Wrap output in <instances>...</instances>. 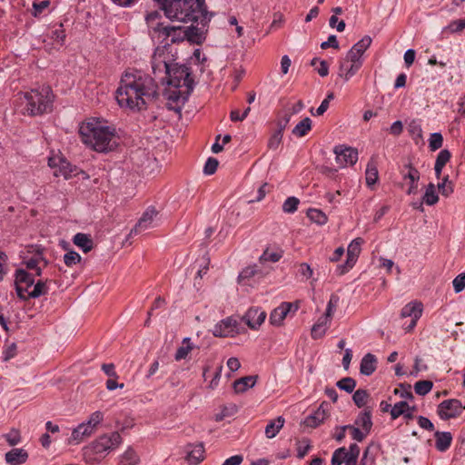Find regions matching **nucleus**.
I'll list each match as a JSON object with an SVG mask.
<instances>
[{
    "mask_svg": "<svg viewBox=\"0 0 465 465\" xmlns=\"http://www.w3.org/2000/svg\"><path fill=\"white\" fill-rule=\"evenodd\" d=\"M158 85L154 79L138 70H128L123 74L115 92V98L121 107L132 111L146 109L147 100L157 97Z\"/></svg>",
    "mask_w": 465,
    "mask_h": 465,
    "instance_id": "1",
    "label": "nucleus"
},
{
    "mask_svg": "<svg viewBox=\"0 0 465 465\" xmlns=\"http://www.w3.org/2000/svg\"><path fill=\"white\" fill-rule=\"evenodd\" d=\"M171 21L200 22L207 25L212 14L207 11L205 0H153Z\"/></svg>",
    "mask_w": 465,
    "mask_h": 465,
    "instance_id": "2",
    "label": "nucleus"
},
{
    "mask_svg": "<svg viewBox=\"0 0 465 465\" xmlns=\"http://www.w3.org/2000/svg\"><path fill=\"white\" fill-rule=\"evenodd\" d=\"M82 142L98 153H107L115 149V128L104 125L100 121H91L84 124L79 128Z\"/></svg>",
    "mask_w": 465,
    "mask_h": 465,
    "instance_id": "3",
    "label": "nucleus"
},
{
    "mask_svg": "<svg viewBox=\"0 0 465 465\" xmlns=\"http://www.w3.org/2000/svg\"><path fill=\"white\" fill-rule=\"evenodd\" d=\"M54 98L53 91L48 85H44L39 89H32L30 92L25 93V114L35 116L51 113L53 110Z\"/></svg>",
    "mask_w": 465,
    "mask_h": 465,
    "instance_id": "4",
    "label": "nucleus"
},
{
    "mask_svg": "<svg viewBox=\"0 0 465 465\" xmlns=\"http://www.w3.org/2000/svg\"><path fill=\"white\" fill-rule=\"evenodd\" d=\"M167 84L174 88L185 86L188 94H192L194 88V80L192 77L191 68L186 64H180L173 61L166 71Z\"/></svg>",
    "mask_w": 465,
    "mask_h": 465,
    "instance_id": "5",
    "label": "nucleus"
},
{
    "mask_svg": "<svg viewBox=\"0 0 465 465\" xmlns=\"http://www.w3.org/2000/svg\"><path fill=\"white\" fill-rule=\"evenodd\" d=\"M121 442L122 437L117 431L111 434H104L85 449L84 455L86 456L89 452H92L104 457L106 452L116 449Z\"/></svg>",
    "mask_w": 465,
    "mask_h": 465,
    "instance_id": "6",
    "label": "nucleus"
},
{
    "mask_svg": "<svg viewBox=\"0 0 465 465\" xmlns=\"http://www.w3.org/2000/svg\"><path fill=\"white\" fill-rule=\"evenodd\" d=\"M172 46L166 42L163 46H158L152 56V69L153 74L156 76L158 73H164L171 66L173 61H176L177 56L171 54Z\"/></svg>",
    "mask_w": 465,
    "mask_h": 465,
    "instance_id": "7",
    "label": "nucleus"
},
{
    "mask_svg": "<svg viewBox=\"0 0 465 465\" xmlns=\"http://www.w3.org/2000/svg\"><path fill=\"white\" fill-rule=\"evenodd\" d=\"M362 243L363 239L358 237L349 244L347 248V260L345 263L337 266L338 274L342 275L354 266L361 253Z\"/></svg>",
    "mask_w": 465,
    "mask_h": 465,
    "instance_id": "8",
    "label": "nucleus"
},
{
    "mask_svg": "<svg viewBox=\"0 0 465 465\" xmlns=\"http://www.w3.org/2000/svg\"><path fill=\"white\" fill-rule=\"evenodd\" d=\"M48 165L54 169V175L55 177L62 176L64 179L68 180L77 174L76 166L72 165L64 158L50 157L48 159Z\"/></svg>",
    "mask_w": 465,
    "mask_h": 465,
    "instance_id": "9",
    "label": "nucleus"
},
{
    "mask_svg": "<svg viewBox=\"0 0 465 465\" xmlns=\"http://www.w3.org/2000/svg\"><path fill=\"white\" fill-rule=\"evenodd\" d=\"M465 407L462 406L460 401L457 399H450L441 401L438 406V415L443 420L460 416Z\"/></svg>",
    "mask_w": 465,
    "mask_h": 465,
    "instance_id": "10",
    "label": "nucleus"
},
{
    "mask_svg": "<svg viewBox=\"0 0 465 465\" xmlns=\"http://www.w3.org/2000/svg\"><path fill=\"white\" fill-rule=\"evenodd\" d=\"M35 278L34 276L27 272L24 269H17L15 271V285L17 296L25 301V294L29 291V289L34 285Z\"/></svg>",
    "mask_w": 465,
    "mask_h": 465,
    "instance_id": "11",
    "label": "nucleus"
},
{
    "mask_svg": "<svg viewBox=\"0 0 465 465\" xmlns=\"http://www.w3.org/2000/svg\"><path fill=\"white\" fill-rule=\"evenodd\" d=\"M336 162L340 167L353 165L358 161V151L352 147L337 145L333 150Z\"/></svg>",
    "mask_w": 465,
    "mask_h": 465,
    "instance_id": "12",
    "label": "nucleus"
},
{
    "mask_svg": "<svg viewBox=\"0 0 465 465\" xmlns=\"http://www.w3.org/2000/svg\"><path fill=\"white\" fill-rule=\"evenodd\" d=\"M299 306L298 303L282 302L278 307L272 310L270 314V323L273 326H281L287 315L293 310L296 312Z\"/></svg>",
    "mask_w": 465,
    "mask_h": 465,
    "instance_id": "13",
    "label": "nucleus"
},
{
    "mask_svg": "<svg viewBox=\"0 0 465 465\" xmlns=\"http://www.w3.org/2000/svg\"><path fill=\"white\" fill-rule=\"evenodd\" d=\"M237 326V321L232 317H228L214 325L213 334L215 337H233L238 333Z\"/></svg>",
    "mask_w": 465,
    "mask_h": 465,
    "instance_id": "14",
    "label": "nucleus"
},
{
    "mask_svg": "<svg viewBox=\"0 0 465 465\" xmlns=\"http://www.w3.org/2000/svg\"><path fill=\"white\" fill-rule=\"evenodd\" d=\"M190 94H188V89H186L185 93H182L179 88H174V90L170 91L167 94V108L171 111L181 114L182 107L188 100Z\"/></svg>",
    "mask_w": 465,
    "mask_h": 465,
    "instance_id": "15",
    "label": "nucleus"
},
{
    "mask_svg": "<svg viewBox=\"0 0 465 465\" xmlns=\"http://www.w3.org/2000/svg\"><path fill=\"white\" fill-rule=\"evenodd\" d=\"M266 318V312L259 307L250 308L242 316V321L252 330H257Z\"/></svg>",
    "mask_w": 465,
    "mask_h": 465,
    "instance_id": "16",
    "label": "nucleus"
},
{
    "mask_svg": "<svg viewBox=\"0 0 465 465\" xmlns=\"http://www.w3.org/2000/svg\"><path fill=\"white\" fill-rule=\"evenodd\" d=\"M371 38L369 35L363 36L358 41L347 53L346 61L355 62L362 61V54L370 47L371 44Z\"/></svg>",
    "mask_w": 465,
    "mask_h": 465,
    "instance_id": "17",
    "label": "nucleus"
},
{
    "mask_svg": "<svg viewBox=\"0 0 465 465\" xmlns=\"http://www.w3.org/2000/svg\"><path fill=\"white\" fill-rule=\"evenodd\" d=\"M157 212L154 208H148L139 219L135 226L131 230L128 237L141 233L153 227V217Z\"/></svg>",
    "mask_w": 465,
    "mask_h": 465,
    "instance_id": "18",
    "label": "nucleus"
},
{
    "mask_svg": "<svg viewBox=\"0 0 465 465\" xmlns=\"http://www.w3.org/2000/svg\"><path fill=\"white\" fill-rule=\"evenodd\" d=\"M328 403L322 402L319 408L304 420V425L310 428H316L321 425L329 416Z\"/></svg>",
    "mask_w": 465,
    "mask_h": 465,
    "instance_id": "19",
    "label": "nucleus"
},
{
    "mask_svg": "<svg viewBox=\"0 0 465 465\" xmlns=\"http://www.w3.org/2000/svg\"><path fill=\"white\" fill-rule=\"evenodd\" d=\"M404 169H407L405 173L404 170L401 171L403 179L410 180V187L407 190L408 194H415L418 191V182L420 177V172L412 166L411 163H408L404 165Z\"/></svg>",
    "mask_w": 465,
    "mask_h": 465,
    "instance_id": "20",
    "label": "nucleus"
},
{
    "mask_svg": "<svg viewBox=\"0 0 465 465\" xmlns=\"http://www.w3.org/2000/svg\"><path fill=\"white\" fill-rule=\"evenodd\" d=\"M163 39L167 40L170 38V45L172 44L183 42L186 38V33H184V27L173 26L167 25V28L163 29Z\"/></svg>",
    "mask_w": 465,
    "mask_h": 465,
    "instance_id": "21",
    "label": "nucleus"
},
{
    "mask_svg": "<svg viewBox=\"0 0 465 465\" xmlns=\"http://www.w3.org/2000/svg\"><path fill=\"white\" fill-rule=\"evenodd\" d=\"M186 460L192 464H198L204 459V446L202 442L197 444H188Z\"/></svg>",
    "mask_w": 465,
    "mask_h": 465,
    "instance_id": "22",
    "label": "nucleus"
},
{
    "mask_svg": "<svg viewBox=\"0 0 465 465\" xmlns=\"http://www.w3.org/2000/svg\"><path fill=\"white\" fill-rule=\"evenodd\" d=\"M5 461L10 465H21L28 459V453L24 449H12L5 455Z\"/></svg>",
    "mask_w": 465,
    "mask_h": 465,
    "instance_id": "23",
    "label": "nucleus"
},
{
    "mask_svg": "<svg viewBox=\"0 0 465 465\" xmlns=\"http://www.w3.org/2000/svg\"><path fill=\"white\" fill-rule=\"evenodd\" d=\"M435 437V448L440 452L448 450L452 442V435L449 431H436Z\"/></svg>",
    "mask_w": 465,
    "mask_h": 465,
    "instance_id": "24",
    "label": "nucleus"
},
{
    "mask_svg": "<svg viewBox=\"0 0 465 465\" xmlns=\"http://www.w3.org/2000/svg\"><path fill=\"white\" fill-rule=\"evenodd\" d=\"M377 368V359L375 355L367 353L361 361L360 371L365 376L371 375Z\"/></svg>",
    "mask_w": 465,
    "mask_h": 465,
    "instance_id": "25",
    "label": "nucleus"
},
{
    "mask_svg": "<svg viewBox=\"0 0 465 465\" xmlns=\"http://www.w3.org/2000/svg\"><path fill=\"white\" fill-rule=\"evenodd\" d=\"M258 380V375L244 376L233 382V389L236 393H242L249 388H252Z\"/></svg>",
    "mask_w": 465,
    "mask_h": 465,
    "instance_id": "26",
    "label": "nucleus"
},
{
    "mask_svg": "<svg viewBox=\"0 0 465 465\" xmlns=\"http://www.w3.org/2000/svg\"><path fill=\"white\" fill-rule=\"evenodd\" d=\"M94 430L87 422H83L79 424L74 430L72 431L71 440L79 442L84 440L85 437L91 436Z\"/></svg>",
    "mask_w": 465,
    "mask_h": 465,
    "instance_id": "27",
    "label": "nucleus"
},
{
    "mask_svg": "<svg viewBox=\"0 0 465 465\" xmlns=\"http://www.w3.org/2000/svg\"><path fill=\"white\" fill-rule=\"evenodd\" d=\"M184 33H186L185 40L192 44L201 45L205 40L203 31L196 26L184 27Z\"/></svg>",
    "mask_w": 465,
    "mask_h": 465,
    "instance_id": "28",
    "label": "nucleus"
},
{
    "mask_svg": "<svg viewBox=\"0 0 465 465\" xmlns=\"http://www.w3.org/2000/svg\"><path fill=\"white\" fill-rule=\"evenodd\" d=\"M73 242L83 250L84 252H88L94 248V242L90 235L78 232L73 238Z\"/></svg>",
    "mask_w": 465,
    "mask_h": 465,
    "instance_id": "29",
    "label": "nucleus"
},
{
    "mask_svg": "<svg viewBox=\"0 0 465 465\" xmlns=\"http://www.w3.org/2000/svg\"><path fill=\"white\" fill-rule=\"evenodd\" d=\"M422 313L421 302H410L406 304L401 312L402 318L411 317L414 319H420Z\"/></svg>",
    "mask_w": 465,
    "mask_h": 465,
    "instance_id": "30",
    "label": "nucleus"
},
{
    "mask_svg": "<svg viewBox=\"0 0 465 465\" xmlns=\"http://www.w3.org/2000/svg\"><path fill=\"white\" fill-rule=\"evenodd\" d=\"M355 424L361 427L366 432H371L372 428V420L371 411L370 408H366L362 412L359 414L355 420Z\"/></svg>",
    "mask_w": 465,
    "mask_h": 465,
    "instance_id": "31",
    "label": "nucleus"
},
{
    "mask_svg": "<svg viewBox=\"0 0 465 465\" xmlns=\"http://www.w3.org/2000/svg\"><path fill=\"white\" fill-rule=\"evenodd\" d=\"M284 419L282 416L271 420L265 427V435L268 439L274 438L284 425Z\"/></svg>",
    "mask_w": 465,
    "mask_h": 465,
    "instance_id": "32",
    "label": "nucleus"
},
{
    "mask_svg": "<svg viewBox=\"0 0 465 465\" xmlns=\"http://www.w3.org/2000/svg\"><path fill=\"white\" fill-rule=\"evenodd\" d=\"M465 29V17L461 19L451 20L446 26L442 28V33L449 35L461 34Z\"/></svg>",
    "mask_w": 465,
    "mask_h": 465,
    "instance_id": "33",
    "label": "nucleus"
},
{
    "mask_svg": "<svg viewBox=\"0 0 465 465\" xmlns=\"http://www.w3.org/2000/svg\"><path fill=\"white\" fill-rule=\"evenodd\" d=\"M365 174H366V183L368 186H372L377 183L378 178H379V173H378L377 163L373 159H371L368 163Z\"/></svg>",
    "mask_w": 465,
    "mask_h": 465,
    "instance_id": "34",
    "label": "nucleus"
},
{
    "mask_svg": "<svg viewBox=\"0 0 465 465\" xmlns=\"http://www.w3.org/2000/svg\"><path fill=\"white\" fill-rule=\"evenodd\" d=\"M47 281H38L35 282L34 285L32 286V290H29L27 293L25 294V301L30 298H38L44 294H45L48 291V287L46 285Z\"/></svg>",
    "mask_w": 465,
    "mask_h": 465,
    "instance_id": "35",
    "label": "nucleus"
},
{
    "mask_svg": "<svg viewBox=\"0 0 465 465\" xmlns=\"http://www.w3.org/2000/svg\"><path fill=\"white\" fill-rule=\"evenodd\" d=\"M312 129V120L309 117H305L292 129V134L297 137H302L308 134Z\"/></svg>",
    "mask_w": 465,
    "mask_h": 465,
    "instance_id": "36",
    "label": "nucleus"
},
{
    "mask_svg": "<svg viewBox=\"0 0 465 465\" xmlns=\"http://www.w3.org/2000/svg\"><path fill=\"white\" fill-rule=\"evenodd\" d=\"M193 346L191 344V338L186 337L183 340V345L179 347L175 352L174 359L179 361L185 359L192 351Z\"/></svg>",
    "mask_w": 465,
    "mask_h": 465,
    "instance_id": "37",
    "label": "nucleus"
},
{
    "mask_svg": "<svg viewBox=\"0 0 465 465\" xmlns=\"http://www.w3.org/2000/svg\"><path fill=\"white\" fill-rule=\"evenodd\" d=\"M422 200L427 205H433L438 203L439 196L436 193V187L432 183L427 185Z\"/></svg>",
    "mask_w": 465,
    "mask_h": 465,
    "instance_id": "38",
    "label": "nucleus"
},
{
    "mask_svg": "<svg viewBox=\"0 0 465 465\" xmlns=\"http://www.w3.org/2000/svg\"><path fill=\"white\" fill-rule=\"evenodd\" d=\"M307 216L312 222L319 225L325 224L328 220L327 215L319 209H309L307 212Z\"/></svg>",
    "mask_w": 465,
    "mask_h": 465,
    "instance_id": "39",
    "label": "nucleus"
},
{
    "mask_svg": "<svg viewBox=\"0 0 465 465\" xmlns=\"http://www.w3.org/2000/svg\"><path fill=\"white\" fill-rule=\"evenodd\" d=\"M415 411V407H411L407 401H400L394 404V406L391 409V416L392 420L399 418L401 415L405 413V410Z\"/></svg>",
    "mask_w": 465,
    "mask_h": 465,
    "instance_id": "40",
    "label": "nucleus"
},
{
    "mask_svg": "<svg viewBox=\"0 0 465 465\" xmlns=\"http://www.w3.org/2000/svg\"><path fill=\"white\" fill-rule=\"evenodd\" d=\"M369 397H370V394L366 390L359 389L354 391V393L352 395V400H353L354 404L358 408H361L366 405Z\"/></svg>",
    "mask_w": 465,
    "mask_h": 465,
    "instance_id": "41",
    "label": "nucleus"
},
{
    "mask_svg": "<svg viewBox=\"0 0 465 465\" xmlns=\"http://www.w3.org/2000/svg\"><path fill=\"white\" fill-rule=\"evenodd\" d=\"M336 386L348 393H351L356 387V381L351 377H345L337 381Z\"/></svg>",
    "mask_w": 465,
    "mask_h": 465,
    "instance_id": "42",
    "label": "nucleus"
},
{
    "mask_svg": "<svg viewBox=\"0 0 465 465\" xmlns=\"http://www.w3.org/2000/svg\"><path fill=\"white\" fill-rule=\"evenodd\" d=\"M139 462L137 453L132 449L128 448L122 456L121 463L123 465H136Z\"/></svg>",
    "mask_w": 465,
    "mask_h": 465,
    "instance_id": "43",
    "label": "nucleus"
},
{
    "mask_svg": "<svg viewBox=\"0 0 465 465\" xmlns=\"http://www.w3.org/2000/svg\"><path fill=\"white\" fill-rule=\"evenodd\" d=\"M40 262H43L45 267L48 263V262L43 256L42 250L37 249L35 256L25 262L26 268L28 270H35L37 266H39L38 264Z\"/></svg>",
    "mask_w": 465,
    "mask_h": 465,
    "instance_id": "44",
    "label": "nucleus"
},
{
    "mask_svg": "<svg viewBox=\"0 0 465 465\" xmlns=\"http://www.w3.org/2000/svg\"><path fill=\"white\" fill-rule=\"evenodd\" d=\"M433 383L430 381H419L414 384L416 394L424 396L432 389Z\"/></svg>",
    "mask_w": 465,
    "mask_h": 465,
    "instance_id": "45",
    "label": "nucleus"
},
{
    "mask_svg": "<svg viewBox=\"0 0 465 465\" xmlns=\"http://www.w3.org/2000/svg\"><path fill=\"white\" fill-rule=\"evenodd\" d=\"M82 261L81 255L75 251H69L64 255V262L66 266L72 267L77 263H80Z\"/></svg>",
    "mask_w": 465,
    "mask_h": 465,
    "instance_id": "46",
    "label": "nucleus"
},
{
    "mask_svg": "<svg viewBox=\"0 0 465 465\" xmlns=\"http://www.w3.org/2000/svg\"><path fill=\"white\" fill-rule=\"evenodd\" d=\"M347 450L349 452V459L346 460V465H357L360 455V447L356 443H352Z\"/></svg>",
    "mask_w": 465,
    "mask_h": 465,
    "instance_id": "47",
    "label": "nucleus"
},
{
    "mask_svg": "<svg viewBox=\"0 0 465 465\" xmlns=\"http://www.w3.org/2000/svg\"><path fill=\"white\" fill-rule=\"evenodd\" d=\"M298 267V275L302 277V280H309L312 278L313 270L312 268L306 262H301L296 264Z\"/></svg>",
    "mask_w": 465,
    "mask_h": 465,
    "instance_id": "48",
    "label": "nucleus"
},
{
    "mask_svg": "<svg viewBox=\"0 0 465 465\" xmlns=\"http://www.w3.org/2000/svg\"><path fill=\"white\" fill-rule=\"evenodd\" d=\"M65 37H66L65 32H64V29L63 28V25L62 24L59 25V28H56V29L52 31L51 36H50V38L54 43L59 45L60 46L64 45V41H65Z\"/></svg>",
    "mask_w": 465,
    "mask_h": 465,
    "instance_id": "49",
    "label": "nucleus"
},
{
    "mask_svg": "<svg viewBox=\"0 0 465 465\" xmlns=\"http://www.w3.org/2000/svg\"><path fill=\"white\" fill-rule=\"evenodd\" d=\"M299 203L298 198L294 196L288 197L282 204V210L284 213H292L297 210Z\"/></svg>",
    "mask_w": 465,
    "mask_h": 465,
    "instance_id": "50",
    "label": "nucleus"
},
{
    "mask_svg": "<svg viewBox=\"0 0 465 465\" xmlns=\"http://www.w3.org/2000/svg\"><path fill=\"white\" fill-rule=\"evenodd\" d=\"M443 143V137L440 133H433L429 139V147L431 151H437L441 148Z\"/></svg>",
    "mask_w": 465,
    "mask_h": 465,
    "instance_id": "51",
    "label": "nucleus"
},
{
    "mask_svg": "<svg viewBox=\"0 0 465 465\" xmlns=\"http://www.w3.org/2000/svg\"><path fill=\"white\" fill-rule=\"evenodd\" d=\"M282 135L283 134H281V131H275L268 140V149L272 151L277 150L282 141Z\"/></svg>",
    "mask_w": 465,
    "mask_h": 465,
    "instance_id": "52",
    "label": "nucleus"
},
{
    "mask_svg": "<svg viewBox=\"0 0 465 465\" xmlns=\"http://www.w3.org/2000/svg\"><path fill=\"white\" fill-rule=\"evenodd\" d=\"M394 393L399 394L401 398H405V399H409V400H412L414 398L413 394L411 391L410 384L401 383L400 388L394 390Z\"/></svg>",
    "mask_w": 465,
    "mask_h": 465,
    "instance_id": "53",
    "label": "nucleus"
},
{
    "mask_svg": "<svg viewBox=\"0 0 465 465\" xmlns=\"http://www.w3.org/2000/svg\"><path fill=\"white\" fill-rule=\"evenodd\" d=\"M218 164L217 159L209 157L204 164L203 173L208 175L213 174L217 170Z\"/></svg>",
    "mask_w": 465,
    "mask_h": 465,
    "instance_id": "54",
    "label": "nucleus"
},
{
    "mask_svg": "<svg viewBox=\"0 0 465 465\" xmlns=\"http://www.w3.org/2000/svg\"><path fill=\"white\" fill-rule=\"evenodd\" d=\"M147 26L149 30L156 34L159 38L163 36V29L167 28V25H165L163 23L160 22V20L148 24Z\"/></svg>",
    "mask_w": 465,
    "mask_h": 465,
    "instance_id": "55",
    "label": "nucleus"
},
{
    "mask_svg": "<svg viewBox=\"0 0 465 465\" xmlns=\"http://www.w3.org/2000/svg\"><path fill=\"white\" fill-rule=\"evenodd\" d=\"M351 65L349 69L345 72V82L349 81L356 73L360 70L362 65L363 61H355L350 62Z\"/></svg>",
    "mask_w": 465,
    "mask_h": 465,
    "instance_id": "56",
    "label": "nucleus"
},
{
    "mask_svg": "<svg viewBox=\"0 0 465 465\" xmlns=\"http://www.w3.org/2000/svg\"><path fill=\"white\" fill-rule=\"evenodd\" d=\"M408 131L413 136L415 135L417 137H421V135H422V129H421V125L420 124V121L416 120V119L411 120L409 123Z\"/></svg>",
    "mask_w": 465,
    "mask_h": 465,
    "instance_id": "57",
    "label": "nucleus"
},
{
    "mask_svg": "<svg viewBox=\"0 0 465 465\" xmlns=\"http://www.w3.org/2000/svg\"><path fill=\"white\" fill-rule=\"evenodd\" d=\"M451 153L448 149L441 150L437 155L435 164L444 167L446 163L450 160Z\"/></svg>",
    "mask_w": 465,
    "mask_h": 465,
    "instance_id": "58",
    "label": "nucleus"
},
{
    "mask_svg": "<svg viewBox=\"0 0 465 465\" xmlns=\"http://www.w3.org/2000/svg\"><path fill=\"white\" fill-rule=\"evenodd\" d=\"M312 449L309 440H303L302 442H298L297 447V457L299 459H302L308 453V451Z\"/></svg>",
    "mask_w": 465,
    "mask_h": 465,
    "instance_id": "59",
    "label": "nucleus"
},
{
    "mask_svg": "<svg viewBox=\"0 0 465 465\" xmlns=\"http://www.w3.org/2000/svg\"><path fill=\"white\" fill-rule=\"evenodd\" d=\"M452 284L456 293L462 292L465 289V272L457 275L454 278Z\"/></svg>",
    "mask_w": 465,
    "mask_h": 465,
    "instance_id": "60",
    "label": "nucleus"
},
{
    "mask_svg": "<svg viewBox=\"0 0 465 465\" xmlns=\"http://www.w3.org/2000/svg\"><path fill=\"white\" fill-rule=\"evenodd\" d=\"M348 426H349V430H351L352 439L359 442L362 441L366 438V436L370 433V432H366L362 429L361 430L358 427H354L352 425H348Z\"/></svg>",
    "mask_w": 465,
    "mask_h": 465,
    "instance_id": "61",
    "label": "nucleus"
},
{
    "mask_svg": "<svg viewBox=\"0 0 465 465\" xmlns=\"http://www.w3.org/2000/svg\"><path fill=\"white\" fill-rule=\"evenodd\" d=\"M339 302H340V297L338 295H336V294L331 295L330 300L327 304L326 312H325V313H327V316L332 317V314H333L336 307L338 306Z\"/></svg>",
    "mask_w": 465,
    "mask_h": 465,
    "instance_id": "62",
    "label": "nucleus"
},
{
    "mask_svg": "<svg viewBox=\"0 0 465 465\" xmlns=\"http://www.w3.org/2000/svg\"><path fill=\"white\" fill-rule=\"evenodd\" d=\"M281 257L282 255L280 253L270 252L268 249H266L261 255L260 260L263 262H276L281 259Z\"/></svg>",
    "mask_w": 465,
    "mask_h": 465,
    "instance_id": "63",
    "label": "nucleus"
},
{
    "mask_svg": "<svg viewBox=\"0 0 465 465\" xmlns=\"http://www.w3.org/2000/svg\"><path fill=\"white\" fill-rule=\"evenodd\" d=\"M343 454H345V447H341L335 450L331 457V465H341L343 463Z\"/></svg>",
    "mask_w": 465,
    "mask_h": 465,
    "instance_id": "64",
    "label": "nucleus"
}]
</instances>
